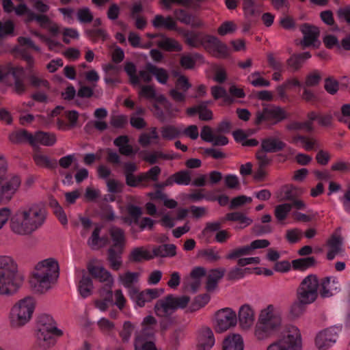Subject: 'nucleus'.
Here are the masks:
<instances>
[{"label": "nucleus", "instance_id": "412c9836", "mask_svg": "<svg viewBox=\"0 0 350 350\" xmlns=\"http://www.w3.org/2000/svg\"><path fill=\"white\" fill-rule=\"evenodd\" d=\"M3 10L7 13H10L14 11L16 15L18 16H25V21H31V18L33 14V12L28 8V6L24 3H20L16 7H14L13 2L11 0H3Z\"/></svg>", "mask_w": 350, "mask_h": 350}, {"label": "nucleus", "instance_id": "dca6fc26", "mask_svg": "<svg viewBox=\"0 0 350 350\" xmlns=\"http://www.w3.org/2000/svg\"><path fill=\"white\" fill-rule=\"evenodd\" d=\"M290 204L292 206V217L297 221L308 222L313 216V211L308 208L306 203L301 199H295Z\"/></svg>", "mask_w": 350, "mask_h": 350}, {"label": "nucleus", "instance_id": "4468645a", "mask_svg": "<svg viewBox=\"0 0 350 350\" xmlns=\"http://www.w3.org/2000/svg\"><path fill=\"white\" fill-rule=\"evenodd\" d=\"M204 48L213 56L219 58H225L230 54V49L227 45L212 36L205 37Z\"/></svg>", "mask_w": 350, "mask_h": 350}, {"label": "nucleus", "instance_id": "f257e3e1", "mask_svg": "<svg viewBox=\"0 0 350 350\" xmlns=\"http://www.w3.org/2000/svg\"><path fill=\"white\" fill-rule=\"evenodd\" d=\"M46 219L44 208L36 203L18 208L10 217V227L12 232L20 236H28L39 229Z\"/></svg>", "mask_w": 350, "mask_h": 350}, {"label": "nucleus", "instance_id": "423d86ee", "mask_svg": "<svg viewBox=\"0 0 350 350\" xmlns=\"http://www.w3.org/2000/svg\"><path fill=\"white\" fill-rule=\"evenodd\" d=\"M19 176L9 174L5 159L0 156V204L10 201L21 186Z\"/></svg>", "mask_w": 350, "mask_h": 350}, {"label": "nucleus", "instance_id": "ddd939ff", "mask_svg": "<svg viewBox=\"0 0 350 350\" xmlns=\"http://www.w3.org/2000/svg\"><path fill=\"white\" fill-rule=\"evenodd\" d=\"M287 118V113L280 107L271 106L265 108L262 111L256 114V123L260 124L263 121H273L279 122Z\"/></svg>", "mask_w": 350, "mask_h": 350}, {"label": "nucleus", "instance_id": "603ef678", "mask_svg": "<svg viewBox=\"0 0 350 350\" xmlns=\"http://www.w3.org/2000/svg\"><path fill=\"white\" fill-rule=\"evenodd\" d=\"M161 134L163 139L172 140L180 136L181 130L176 126L167 125L161 129Z\"/></svg>", "mask_w": 350, "mask_h": 350}, {"label": "nucleus", "instance_id": "5fc2aeb1", "mask_svg": "<svg viewBox=\"0 0 350 350\" xmlns=\"http://www.w3.org/2000/svg\"><path fill=\"white\" fill-rule=\"evenodd\" d=\"M201 59V56L198 53L186 54L182 55L180 64L185 69H191L195 66L196 62Z\"/></svg>", "mask_w": 350, "mask_h": 350}, {"label": "nucleus", "instance_id": "2eb2a0df", "mask_svg": "<svg viewBox=\"0 0 350 350\" xmlns=\"http://www.w3.org/2000/svg\"><path fill=\"white\" fill-rule=\"evenodd\" d=\"M239 325L241 330L247 332L251 330L255 324V312L253 307L245 304L242 305L238 311Z\"/></svg>", "mask_w": 350, "mask_h": 350}, {"label": "nucleus", "instance_id": "20e7f679", "mask_svg": "<svg viewBox=\"0 0 350 350\" xmlns=\"http://www.w3.org/2000/svg\"><path fill=\"white\" fill-rule=\"evenodd\" d=\"M37 306L36 300L31 296H26L16 301L10 308L9 321L14 328H21L33 318Z\"/></svg>", "mask_w": 350, "mask_h": 350}, {"label": "nucleus", "instance_id": "338daca9", "mask_svg": "<svg viewBox=\"0 0 350 350\" xmlns=\"http://www.w3.org/2000/svg\"><path fill=\"white\" fill-rule=\"evenodd\" d=\"M302 237V232L299 228L288 229L286 232L285 237L290 243H295L299 242Z\"/></svg>", "mask_w": 350, "mask_h": 350}, {"label": "nucleus", "instance_id": "09e8293b", "mask_svg": "<svg viewBox=\"0 0 350 350\" xmlns=\"http://www.w3.org/2000/svg\"><path fill=\"white\" fill-rule=\"evenodd\" d=\"M248 82L254 87H269L270 81L264 79L260 72L255 71L247 77Z\"/></svg>", "mask_w": 350, "mask_h": 350}, {"label": "nucleus", "instance_id": "a878e982", "mask_svg": "<svg viewBox=\"0 0 350 350\" xmlns=\"http://www.w3.org/2000/svg\"><path fill=\"white\" fill-rule=\"evenodd\" d=\"M200 137L204 141L211 142L215 146H225L228 143L226 137L215 135L211 128L208 126L202 129Z\"/></svg>", "mask_w": 350, "mask_h": 350}, {"label": "nucleus", "instance_id": "c03bdc74", "mask_svg": "<svg viewBox=\"0 0 350 350\" xmlns=\"http://www.w3.org/2000/svg\"><path fill=\"white\" fill-rule=\"evenodd\" d=\"M292 210L290 203H283L275 207L274 215L279 223H284Z\"/></svg>", "mask_w": 350, "mask_h": 350}, {"label": "nucleus", "instance_id": "e433bc0d", "mask_svg": "<svg viewBox=\"0 0 350 350\" xmlns=\"http://www.w3.org/2000/svg\"><path fill=\"white\" fill-rule=\"evenodd\" d=\"M82 278L78 284V291L81 297L85 298L92 294L93 284L91 278L87 275L84 270L82 271Z\"/></svg>", "mask_w": 350, "mask_h": 350}, {"label": "nucleus", "instance_id": "72a5a7b5", "mask_svg": "<svg viewBox=\"0 0 350 350\" xmlns=\"http://www.w3.org/2000/svg\"><path fill=\"white\" fill-rule=\"evenodd\" d=\"M152 24L154 27L157 29H175L176 27V23L171 16H163L161 14H157L152 21Z\"/></svg>", "mask_w": 350, "mask_h": 350}, {"label": "nucleus", "instance_id": "5701e85b", "mask_svg": "<svg viewBox=\"0 0 350 350\" xmlns=\"http://www.w3.org/2000/svg\"><path fill=\"white\" fill-rule=\"evenodd\" d=\"M191 173L189 170H181L170 176L163 183L158 185L160 187L172 186L174 183L179 185H189L191 183Z\"/></svg>", "mask_w": 350, "mask_h": 350}, {"label": "nucleus", "instance_id": "3c124183", "mask_svg": "<svg viewBox=\"0 0 350 350\" xmlns=\"http://www.w3.org/2000/svg\"><path fill=\"white\" fill-rule=\"evenodd\" d=\"M250 255L249 249L247 245H243L230 250L226 256L227 260H237L240 258H243V256Z\"/></svg>", "mask_w": 350, "mask_h": 350}, {"label": "nucleus", "instance_id": "58836bf2", "mask_svg": "<svg viewBox=\"0 0 350 350\" xmlns=\"http://www.w3.org/2000/svg\"><path fill=\"white\" fill-rule=\"evenodd\" d=\"M100 293L103 298L95 300L94 306L100 311L105 312L112 303V291L111 289H103L100 290Z\"/></svg>", "mask_w": 350, "mask_h": 350}, {"label": "nucleus", "instance_id": "864d4df0", "mask_svg": "<svg viewBox=\"0 0 350 350\" xmlns=\"http://www.w3.org/2000/svg\"><path fill=\"white\" fill-rule=\"evenodd\" d=\"M310 304L309 303H304L297 298L289 307L288 313L291 318H298L305 310V306Z\"/></svg>", "mask_w": 350, "mask_h": 350}, {"label": "nucleus", "instance_id": "0e129e2a", "mask_svg": "<svg viewBox=\"0 0 350 350\" xmlns=\"http://www.w3.org/2000/svg\"><path fill=\"white\" fill-rule=\"evenodd\" d=\"M135 327L130 321H125L123 324L122 329L120 332V336L122 341L128 342L130 340L131 335L134 331Z\"/></svg>", "mask_w": 350, "mask_h": 350}, {"label": "nucleus", "instance_id": "6ab92c4d", "mask_svg": "<svg viewBox=\"0 0 350 350\" xmlns=\"http://www.w3.org/2000/svg\"><path fill=\"white\" fill-rule=\"evenodd\" d=\"M89 273L100 282H104L111 289L114 284V279L111 273L101 265L90 264L88 267Z\"/></svg>", "mask_w": 350, "mask_h": 350}, {"label": "nucleus", "instance_id": "c85d7f7f", "mask_svg": "<svg viewBox=\"0 0 350 350\" xmlns=\"http://www.w3.org/2000/svg\"><path fill=\"white\" fill-rule=\"evenodd\" d=\"M226 272L224 268H216L210 270L207 275L206 289L208 292L216 290L219 281L224 277Z\"/></svg>", "mask_w": 350, "mask_h": 350}, {"label": "nucleus", "instance_id": "79ce46f5", "mask_svg": "<svg viewBox=\"0 0 350 350\" xmlns=\"http://www.w3.org/2000/svg\"><path fill=\"white\" fill-rule=\"evenodd\" d=\"M159 135L155 127H152L149 133H143L139 137V143L142 146H147L152 144H159Z\"/></svg>", "mask_w": 350, "mask_h": 350}, {"label": "nucleus", "instance_id": "473e14b6", "mask_svg": "<svg viewBox=\"0 0 350 350\" xmlns=\"http://www.w3.org/2000/svg\"><path fill=\"white\" fill-rule=\"evenodd\" d=\"M223 350H243V340L239 334L229 335L224 341Z\"/></svg>", "mask_w": 350, "mask_h": 350}, {"label": "nucleus", "instance_id": "9b49d317", "mask_svg": "<svg viewBox=\"0 0 350 350\" xmlns=\"http://www.w3.org/2000/svg\"><path fill=\"white\" fill-rule=\"evenodd\" d=\"M237 322L236 312L229 308L218 310L215 315L214 328L216 332L222 333L234 327Z\"/></svg>", "mask_w": 350, "mask_h": 350}, {"label": "nucleus", "instance_id": "13d9d810", "mask_svg": "<svg viewBox=\"0 0 350 350\" xmlns=\"http://www.w3.org/2000/svg\"><path fill=\"white\" fill-rule=\"evenodd\" d=\"M22 72L23 68L21 67H13L10 65L8 66H0V82L7 83V78L10 74L15 75L16 72Z\"/></svg>", "mask_w": 350, "mask_h": 350}, {"label": "nucleus", "instance_id": "6e6552de", "mask_svg": "<svg viewBox=\"0 0 350 350\" xmlns=\"http://www.w3.org/2000/svg\"><path fill=\"white\" fill-rule=\"evenodd\" d=\"M319 281L316 275H309L301 282L297 291V298L304 303H313L317 297Z\"/></svg>", "mask_w": 350, "mask_h": 350}, {"label": "nucleus", "instance_id": "69168bd1", "mask_svg": "<svg viewBox=\"0 0 350 350\" xmlns=\"http://www.w3.org/2000/svg\"><path fill=\"white\" fill-rule=\"evenodd\" d=\"M77 18L81 23H88L93 21L94 16L91 10L84 7L78 10L77 13Z\"/></svg>", "mask_w": 350, "mask_h": 350}, {"label": "nucleus", "instance_id": "ea45409f", "mask_svg": "<svg viewBox=\"0 0 350 350\" xmlns=\"http://www.w3.org/2000/svg\"><path fill=\"white\" fill-rule=\"evenodd\" d=\"M116 146L118 148L120 154L129 156L133 153V147L129 144V139L126 135H121L117 137L114 142Z\"/></svg>", "mask_w": 350, "mask_h": 350}, {"label": "nucleus", "instance_id": "4be33fe9", "mask_svg": "<svg viewBox=\"0 0 350 350\" xmlns=\"http://www.w3.org/2000/svg\"><path fill=\"white\" fill-rule=\"evenodd\" d=\"M215 344L213 331L209 327H202L198 334L197 350H210Z\"/></svg>", "mask_w": 350, "mask_h": 350}, {"label": "nucleus", "instance_id": "bf43d9fd", "mask_svg": "<svg viewBox=\"0 0 350 350\" xmlns=\"http://www.w3.org/2000/svg\"><path fill=\"white\" fill-rule=\"evenodd\" d=\"M161 172V168L159 166L155 165L151 167L146 172L141 173V178H142L144 182H156L158 180Z\"/></svg>", "mask_w": 350, "mask_h": 350}, {"label": "nucleus", "instance_id": "0eeeda50", "mask_svg": "<svg viewBox=\"0 0 350 350\" xmlns=\"http://www.w3.org/2000/svg\"><path fill=\"white\" fill-rule=\"evenodd\" d=\"M302 338L297 327L290 325L284 329L281 338L271 343L266 350H301Z\"/></svg>", "mask_w": 350, "mask_h": 350}, {"label": "nucleus", "instance_id": "9d476101", "mask_svg": "<svg viewBox=\"0 0 350 350\" xmlns=\"http://www.w3.org/2000/svg\"><path fill=\"white\" fill-rule=\"evenodd\" d=\"M164 293L161 288H146L142 291L131 289L129 291V296L133 302L135 308H144L147 304L158 299Z\"/></svg>", "mask_w": 350, "mask_h": 350}, {"label": "nucleus", "instance_id": "cd10ccee", "mask_svg": "<svg viewBox=\"0 0 350 350\" xmlns=\"http://www.w3.org/2000/svg\"><path fill=\"white\" fill-rule=\"evenodd\" d=\"M172 300L169 295L164 299L158 301L154 307L155 314L160 317H166L172 314L176 310Z\"/></svg>", "mask_w": 350, "mask_h": 350}, {"label": "nucleus", "instance_id": "680f3d73", "mask_svg": "<svg viewBox=\"0 0 350 350\" xmlns=\"http://www.w3.org/2000/svg\"><path fill=\"white\" fill-rule=\"evenodd\" d=\"M33 159L36 164L41 167H51L53 163L49 157L41 152H37L34 153Z\"/></svg>", "mask_w": 350, "mask_h": 350}, {"label": "nucleus", "instance_id": "f8f14e48", "mask_svg": "<svg viewBox=\"0 0 350 350\" xmlns=\"http://www.w3.org/2000/svg\"><path fill=\"white\" fill-rule=\"evenodd\" d=\"M341 326H332L319 332L315 337V346L319 350H326L332 347L341 332Z\"/></svg>", "mask_w": 350, "mask_h": 350}, {"label": "nucleus", "instance_id": "4c0bfd02", "mask_svg": "<svg viewBox=\"0 0 350 350\" xmlns=\"http://www.w3.org/2000/svg\"><path fill=\"white\" fill-rule=\"evenodd\" d=\"M102 226L96 225L93 230L91 237L88 240V245L93 249H98L105 246L108 242L107 239L100 237Z\"/></svg>", "mask_w": 350, "mask_h": 350}, {"label": "nucleus", "instance_id": "f3484780", "mask_svg": "<svg viewBox=\"0 0 350 350\" xmlns=\"http://www.w3.org/2000/svg\"><path fill=\"white\" fill-rule=\"evenodd\" d=\"M303 39L300 41L302 48L319 46L320 42L318 40L319 31L317 27L304 24L301 27Z\"/></svg>", "mask_w": 350, "mask_h": 350}, {"label": "nucleus", "instance_id": "e2e57ef3", "mask_svg": "<svg viewBox=\"0 0 350 350\" xmlns=\"http://www.w3.org/2000/svg\"><path fill=\"white\" fill-rule=\"evenodd\" d=\"M206 36H202L199 33L187 34L186 42L192 47H198L200 45L204 46V40Z\"/></svg>", "mask_w": 350, "mask_h": 350}, {"label": "nucleus", "instance_id": "37998d69", "mask_svg": "<svg viewBox=\"0 0 350 350\" xmlns=\"http://www.w3.org/2000/svg\"><path fill=\"white\" fill-rule=\"evenodd\" d=\"M159 47L168 51H180L182 50L180 44L174 39L162 37L156 44Z\"/></svg>", "mask_w": 350, "mask_h": 350}, {"label": "nucleus", "instance_id": "6e6d98bb", "mask_svg": "<svg viewBox=\"0 0 350 350\" xmlns=\"http://www.w3.org/2000/svg\"><path fill=\"white\" fill-rule=\"evenodd\" d=\"M148 68L159 83L161 84L166 83L168 79V74L165 69L157 68L151 64H148Z\"/></svg>", "mask_w": 350, "mask_h": 350}, {"label": "nucleus", "instance_id": "1a4fd4ad", "mask_svg": "<svg viewBox=\"0 0 350 350\" xmlns=\"http://www.w3.org/2000/svg\"><path fill=\"white\" fill-rule=\"evenodd\" d=\"M257 320L279 331L283 323L282 311L278 306L269 304L260 310Z\"/></svg>", "mask_w": 350, "mask_h": 350}, {"label": "nucleus", "instance_id": "c9c22d12", "mask_svg": "<svg viewBox=\"0 0 350 350\" xmlns=\"http://www.w3.org/2000/svg\"><path fill=\"white\" fill-rule=\"evenodd\" d=\"M237 221L239 225L237 228L242 229L250 226L253 220L241 212L230 213L226 215L224 221Z\"/></svg>", "mask_w": 350, "mask_h": 350}, {"label": "nucleus", "instance_id": "393cba45", "mask_svg": "<svg viewBox=\"0 0 350 350\" xmlns=\"http://www.w3.org/2000/svg\"><path fill=\"white\" fill-rule=\"evenodd\" d=\"M340 289L338 279L335 277H327L321 283V295L323 297H331Z\"/></svg>", "mask_w": 350, "mask_h": 350}, {"label": "nucleus", "instance_id": "49530a36", "mask_svg": "<svg viewBox=\"0 0 350 350\" xmlns=\"http://www.w3.org/2000/svg\"><path fill=\"white\" fill-rule=\"evenodd\" d=\"M107 253L110 267L114 271H118L122 265L121 257L122 253L116 251L114 248H109Z\"/></svg>", "mask_w": 350, "mask_h": 350}, {"label": "nucleus", "instance_id": "a211bd4d", "mask_svg": "<svg viewBox=\"0 0 350 350\" xmlns=\"http://www.w3.org/2000/svg\"><path fill=\"white\" fill-rule=\"evenodd\" d=\"M108 233L111 243L110 248H114L116 251L122 253L126 243L124 231L118 226H112L109 228Z\"/></svg>", "mask_w": 350, "mask_h": 350}, {"label": "nucleus", "instance_id": "a18cd8bd", "mask_svg": "<svg viewBox=\"0 0 350 350\" xmlns=\"http://www.w3.org/2000/svg\"><path fill=\"white\" fill-rule=\"evenodd\" d=\"M210 299L211 297L208 294L200 295L196 297L193 301L189 304L187 311L193 312L199 310L209 302Z\"/></svg>", "mask_w": 350, "mask_h": 350}, {"label": "nucleus", "instance_id": "4d7b16f0", "mask_svg": "<svg viewBox=\"0 0 350 350\" xmlns=\"http://www.w3.org/2000/svg\"><path fill=\"white\" fill-rule=\"evenodd\" d=\"M200 255L210 262H217L221 259L220 252L215 247H210L202 250Z\"/></svg>", "mask_w": 350, "mask_h": 350}, {"label": "nucleus", "instance_id": "c756f323", "mask_svg": "<svg viewBox=\"0 0 350 350\" xmlns=\"http://www.w3.org/2000/svg\"><path fill=\"white\" fill-rule=\"evenodd\" d=\"M140 274L137 272L126 271L118 275V282L128 289V291L131 289H137L133 286L139 281Z\"/></svg>", "mask_w": 350, "mask_h": 350}, {"label": "nucleus", "instance_id": "de8ad7c7", "mask_svg": "<svg viewBox=\"0 0 350 350\" xmlns=\"http://www.w3.org/2000/svg\"><path fill=\"white\" fill-rule=\"evenodd\" d=\"M247 274H252V269L246 267H233L227 273L229 280H239L243 278Z\"/></svg>", "mask_w": 350, "mask_h": 350}, {"label": "nucleus", "instance_id": "7c9ffc66", "mask_svg": "<svg viewBox=\"0 0 350 350\" xmlns=\"http://www.w3.org/2000/svg\"><path fill=\"white\" fill-rule=\"evenodd\" d=\"M261 147L266 152H275L282 150L285 144L277 137H269L262 141Z\"/></svg>", "mask_w": 350, "mask_h": 350}, {"label": "nucleus", "instance_id": "b1692460", "mask_svg": "<svg viewBox=\"0 0 350 350\" xmlns=\"http://www.w3.org/2000/svg\"><path fill=\"white\" fill-rule=\"evenodd\" d=\"M26 137L33 146L37 144L52 146L56 142V137L54 134L42 131H38L34 135L26 133Z\"/></svg>", "mask_w": 350, "mask_h": 350}, {"label": "nucleus", "instance_id": "a19ab883", "mask_svg": "<svg viewBox=\"0 0 350 350\" xmlns=\"http://www.w3.org/2000/svg\"><path fill=\"white\" fill-rule=\"evenodd\" d=\"M150 337L135 335L134 340L135 350H157L154 342L148 340Z\"/></svg>", "mask_w": 350, "mask_h": 350}, {"label": "nucleus", "instance_id": "2f4dec72", "mask_svg": "<svg viewBox=\"0 0 350 350\" xmlns=\"http://www.w3.org/2000/svg\"><path fill=\"white\" fill-rule=\"evenodd\" d=\"M157 319L152 315L145 317L142 323V330L135 335H142L143 336H153L154 334V328L157 325Z\"/></svg>", "mask_w": 350, "mask_h": 350}, {"label": "nucleus", "instance_id": "8fccbe9b", "mask_svg": "<svg viewBox=\"0 0 350 350\" xmlns=\"http://www.w3.org/2000/svg\"><path fill=\"white\" fill-rule=\"evenodd\" d=\"M315 264V259L314 257H307L293 260L292 261V266L293 269L304 271L307 269L314 266Z\"/></svg>", "mask_w": 350, "mask_h": 350}, {"label": "nucleus", "instance_id": "774afa93", "mask_svg": "<svg viewBox=\"0 0 350 350\" xmlns=\"http://www.w3.org/2000/svg\"><path fill=\"white\" fill-rule=\"evenodd\" d=\"M321 78V72L318 70H314L306 76L305 85L307 87L316 86L319 83Z\"/></svg>", "mask_w": 350, "mask_h": 350}, {"label": "nucleus", "instance_id": "f03ea898", "mask_svg": "<svg viewBox=\"0 0 350 350\" xmlns=\"http://www.w3.org/2000/svg\"><path fill=\"white\" fill-rule=\"evenodd\" d=\"M59 276V265L54 258H48L38 262L31 273L29 285L38 294L49 291L56 284Z\"/></svg>", "mask_w": 350, "mask_h": 350}, {"label": "nucleus", "instance_id": "052dcab7", "mask_svg": "<svg viewBox=\"0 0 350 350\" xmlns=\"http://www.w3.org/2000/svg\"><path fill=\"white\" fill-rule=\"evenodd\" d=\"M124 70L129 76L130 81L135 87L139 85V78L136 75L135 66L131 62H126L124 66Z\"/></svg>", "mask_w": 350, "mask_h": 350}, {"label": "nucleus", "instance_id": "39448f33", "mask_svg": "<svg viewBox=\"0 0 350 350\" xmlns=\"http://www.w3.org/2000/svg\"><path fill=\"white\" fill-rule=\"evenodd\" d=\"M63 335V332L57 327L51 316L46 314L40 315L38 320L36 336L39 345L47 349L53 346L56 337Z\"/></svg>", "mask_w": 350, "mask_h": 350}, {"label": "nucleus", "instance_id": "aec40b11", "mask_svg": "<svg viewBox=\"0 0 350 350\" xmlns=\"http://www.w3.org/2000/svg\"><path fill=\"white\" fill-rule=\"evenodd\" d=\"M278 332V330L257 320L253 326L252 335L256 341L263 342L271 338Z\"/></svg>", "mask_w": 350, "mask_h": 350}, {"label": "nucleus", "instance_id": "bb28decb", "mask_svg": "<svg viewBox=\"0 0 350 350\" xmlns=\"http://www.w3.org/2000/svg\"><path fill=\"white\" fill-rule=\"evenodd\" d=\"M153 259L152 248L146 247H136L131 250L129 260L132 262H139Z\"/></svg>", "mask_w": 350, "mask_h": 350}, {"label": "nucleus", "instance_id": "7ed1b4c3", "mask_svg": "<svg viewBox=\"0 0 350 350\" xmlns=\"http://www.w3.org/2000/svg\"><path fill=\"white\" fill-rule=\"evenodd\" d=\"M25 275L16 260L8 255H0V295L12 297L16 295L25 282Z\"/></svg>", "mask_w": 350, "mask_h": 350}, {"label": "nucleus", "instance_id": "f704fd0d", "mask_svg": "<svg viewBox=\"0 0 350 350\" xmlns=\"http://www.w3.org/2000/svg\"><path fill=\"white\" fill-rule=\"evenodd\" d=\"M176 247L174 244H165L152 248V254L154 258L172 257L176 254Z\"/></svg>", "mask_w": 350, "mask_h": 350}]
</instances>
